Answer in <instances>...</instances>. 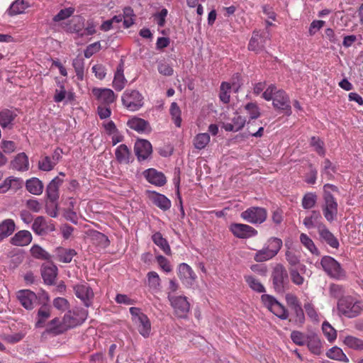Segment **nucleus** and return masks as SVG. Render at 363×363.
I'll list each match as a JSON object with an SVG mask.
<instances>
[{"label":"nucleus","instance_id":"obj_40","mask_svg":"<svg viewBox=\"0 0 363 363\" xmlns=\"http://www.w3.org/2000/svg\"><path fill=\"white\" fill-rule=\"evenodd\" d=\"M245 280L251 289L258 293L265 292L264 286L261 282L252 276H245Z\"/></svg>","mask_w":363,"mask_h":363},{"label":"nucleus","instance_id":"obj_64","mask_svg":"<svg viewBox=\"0 0 363 363\" xmlns=\"http://www.w3.org/2000/svg\"><path fill=\"white\" fill-rule=\"evenodd\" d=\"M26 207L34 213H38L42 209V204L36 199H30L26 202Z\"/></svg>","mask_w":363,"mask_h":363},{"label":"nucleus","instance_id":"obj_19","mask_svg":"<svg viewBox=\"0 0 363 363\" xmlns=\"http://www.w3.org/2000/svg\"><path fill=\"white\" fill-rule=\"evenodd\" d=\"M127 125L130 128L139 133H149L151 132L152 128L147 121L133 116L127 121Z\"/></svg>","mask_w":363,"mask_h":363},{"label":"nucleus","instance_id":"obj_61","mask_svg":"<svg viewBox=\"0 0 363 363\" xmlns=\"http://www.w3.org/2000/svg\"><path fill=\"white\" fill-rule=\"evenodd\" d=\"M53 306L57 309L65 311L69 308V303L66 298L57 297L53 300Z\"/></svg>","mask_w":363,"mask_h":363},{"label":"nucleus","instance_id":"obj_46","mask_svg":"<svg viewBox=\"0 0 363 363\" xmlns=\"http://www.w3.org/2000/svg\"><path fill=\"white\" fill-rule=\"evenodd\" d=\"M72 66L75 70L77 77L79 80H82L84 77V61L82 57H76L72 61Z\"/></svg>","mask_w":363,"mask_h":363},{"label":"nucleus","instance_id":"obj_22","mask_svg":"<svg viewBox=\"0 0 363 363\" xmlns=\"http://www.w3.org/2000/svg\"><path fill=\"white\" fill-rule=\"evenodd\" d=\"M17 117V113L10 109L4 108L0 111V125L2 128L12 129L13 121Z\"/></svg>","mask_w":363,"mask_h":363},{"label":"nucleus","instance_id":"obj_3","mask_svg":"<svg viewBox=\"0 0 363 363\" xmlns=\"http://www.w3.org/2000/svg\"><path fill=\"white\" fill-rule=\"evenodd\" d=\"M271 279L274 291L283 294L289 284L287 270L282 264H277L272 269Z\"/></svg>","mask_w":363,"mask_h":363},{"label":"nucleus","instance_id":"obj_10","mask_svg":"<svg viewBox=\"0 0 363 363\" xmlns=\"http://www.w3.org/2000/svg\"><path fill=\"white\" fill-rule=\"evenodd\" d=\"M270 40V35L267 31H254L248 44V49L257 53L264 50L267 42Z\"/></svg>","mask_w":363,"mask_h":363},{"label":"nucleus","instance_id":"obj_11","mask_svg":"<svg viewBox=\"0 0 363 363\" xmlns=\"http://www.w3.org/2000/svg\"><path fill=\"white\" fill-rule=\"evenodd\" d=\"M273 106L274 108L286 116H290L292 113L289 97L282 89H279L274 93Z\"/></svg>","mask_w":363,"mask_h":363},{"label":"nucleus","instance_id":"obj_47","mask_svg":"<svg viewBox=\"0 0 363 363\" xmlns=\"http://www.w3.org/2000/svg\"><path fill=\"white\" fill-rule=\"evenodd\" d=\"M147 284L148 285L150 290H151L152 293H157V286L159 285V275L155 272H150L147 273Z\"/></svg>","mask_w":363,"mask_h":363},{"label":"nucleus","instance_id":"obj_38","mask_svg":"<svg viewBox=\"0 0 363 363\" xmlns=\"http://www.w3.org/2000/svg\"><path fill=\"white\" fill-rule=\"evenodd\" d=\"M343 342L348 347L355 350H363V340L352 335L345 337Z\"/></svg>","mask_w":363,"mask_h":363},{"label":"nucleus","instance_id":"obj_53","mask_svg":"<svg viewBox=\"0 0 363 363\" xmlns=\"http://www.w3.org/2000/svg\"><path fill=\"white\" fill-rule=\"evenodd\" d=\"M74 11L75 9L73 7L62 9L53 17L52 21L59 22L65 20L70 17L74 13Z\"/></svg>","mask_w":363,"mask_h":363},{"label":"nucleus","instance_id":"obj_12","mask_svg":"<svg viewBox=\"0 0 363 363\" xmlns=\"http://www.w3.org/2000/svg\"><path fill=\"white\" fill-rule=\"evenodd\" d=\"M178 277L183 285L191 288L194 285L197 276L193 269L186 263H181L178 267Z\"/></svg>","mask_w":363,"mask_h":363},{"label":"nucleus","instance_id":"obj_42","mask_svg":"<svg viewBox=\"0 0 363 363\" xmlns=\"http://www.w3.org/2000/svg\"><path fill=\"white\" fill-rule=\"evenodd\" d=\"M330 296L337 300H340L342 298L345 297V289L342 285L332 284L329 287Z\"/></svg>","mask_w":363,"mask_h":363},{"label":"nucleus","instance_id":"obj_36","mask_svg":"<svg viewBox=\"0 0 363 363\" xmlns=\"http://www.w3.org/2000/svg\"><path fill=\"white\" fill-rule=\"evenodd\" d=\"M328 357L332 359L348 362L349 359L342 350L337 347H333L326 353Z\"/></svg>","mask_w":363,"mask_h":363},{"label":"nucleus","instance_id":"obj_48","mask_svg":"<svg viewBox=\"0 0 363 363\" xmlns=\"http://www.w3.org/2000/svg\"><path fill=\"white\" fill-rule=\"evenodd\" d=\"M138 326V331L143 337H147L150 333V322L147 315L143 320H139L135 323Z\"/></svg>","mask_w":363,"mask_h":363},{"label":"nucleus","instance_id":"obj_35","mask_svg":"<svg viewBox=\"0 0 363 363\" xmlns=\"http://www.w3.org/2000/svg\"><path fill=\"white\" fill-rule=\"evenodd\" d=\"M46 223L47 221L43 216H38L35 218L33 221V223L32 225V230L35 234L38 235H46V231L45 230Z\"/></svg>","mask_w":363,"mask_h":363},{"label":"nucleus","instance_id":"obj_54","mask_svg":"<svg viewBox=\"0 0 363 363\" xmlns=\"http://www.w3.org/2000/svg\"><path fill=\"white\" fill-rule=\"evenodd\" d=\"M294 315V319H290V321H294V323L301 325L305 322V315L301 306H298L291 309Z\"/></svg>","mask_w":363,"mask_h":363},{"label":"nucleus","instance_id":"obj_14","mask_svg":"<svg viewBox=\"0 0 363 363\" xmlns=\"http://www.w3.org/2000/svg\"><path fill=\"white\" fill-rule=\"evenodd\" d=\"M317 231L318 240L321 243L328 245L332 248L338 249L340 243L337 238L330 231L325 225H320Z\"/></svg>","mask_w":363,"mask_h":363},{"label":"nucleus","instance_id":"obj_33","mask_svg":"<svg viewBox=\"0 0 363 363\" xmlns=\"http://www.w3.org/2000/svg\"><path fill=\"white\" fill-rule=\"evenodd\" d=\"M283 242L280 238L272 237L267 240L264 247L275 257L282 247Z\"/></svg>","mask_w":363,"mask_h":363},{"label":"nucleus","instance_id":"obj_25","mask_svg":"<svg viewBox=\"0 0 363 363\" xmlns=\"http://www.w3.org/2000/svg\"><path fill=\"white\" fill-rule=\"evenodd\" d=\"M11 165L13 169H15L18 171H27L29 168L28 157L25 152L18 153L11 161Z\"/></svg>","mask_w":363,"mask_h":363},{"label":"nucleus","instance_id":"obj_45","mask_svg":"<svg viewBox=\"0 0 363 363\" xmlns=\"http://www.w3.org/2000/svg\"><path fill=\"white\" fill-rule=\"evenodd\" d=\"M169 112L175 125L180 127L182 123L181 110L176 102L171 104Z\"/></svg>","mask_w":363,"mask_h":363},{"label":"nucleus","instance_id":"obj_51","mask_svg":"<svg viewBox=\"0 0 363 363\" xmlns=\"http://www.w3.org/2000/svg\"><path fill=\"white\" fill-rule=\"evenodd\" d=\"M301 242L313 254H318V250L315 247L313 241L305 233L300 235Z\"/></svg>","mask_w":363,"mask_h":363},{"label":"nucleus","instance_id":"obj_49","mask_svg":"<svg viewBox=\"0 0 363 363\" xmlns=\"http://www.w3.org/2000/svg\"><path fill=\"white\" fill-rule=\"evenodd\" d=\"M336 172V167L328 160L325 159L323 162V169L321 170L322 176H326L328 179L333 178V174Z\"/></svg>","mask_w":363,"mask_h":363},{"label":"nucleus","instance_id":"obj_32","mask_svg":"<svg viewBox=\"0 0 363 363\" xmlns=\"http://www.w3.org/2000/svg\"><path fill=\"white\" fill-rule=\"evenodd\" d=\"M84 21L85 19L82 16H74L71 21L69 28L71 32L77 34L79 37H84V32H83V29L84 28Z\"/></svg>","mask_w":363,"mask_h":363},{"label":"nucleus","instance_id":"obj_13","mask_svg":"<svg viewBox=\"0 0 363 363\" xmlns=\"http://www.w3.org/2000/svg\"><path fill=\"white\" fill-rule=\"evenodd\" d=\"M230 230L238 238L247 239L257 235V230L253 227L243 223H232Z\"/></svg>","mask_w":363,"mask_h":363},{"label":"nucleus","instance_id":"obj_56","mask_svg":"<svg viewBox=\"0 0 363 363\" xmlns=\"http://www.w3.org/2000/svg\"><path fill=\"white\" fill-rule=\"evenodd\" d=\"M310 144L319 155H325L324 143L318 137H311Z\"/></svg>","mask_w":363,"mask_h":363},{"label":"nucleus","instance_id":"obj_52","mask_svg":"<svg viewBox=\"0 0 363 363\" xmlns=\"http://www.w3.org/2000/svg\"><path fill=\"white\" fill-rule=\"evenodd\" d=\"M322 330L329 342H333L336 339V330L330 325V324L328 322L325 321L323 323Z\"/></svg>","mask_w":363,"mask_h":363},{"label":"nucleus","instance_id":"obj_50","mask_svg":"<svg viewBox=\"0 0 363 363\" xmlns=\"http://www.w3.org/2000/svg\"><path fill=\"white\" fill-rule=\"evenodd\" d=\"M274 257L272 253L263 246V247L257 250L254 255V259L257 262H262L269 260Z\"/></svg>","mask_w":363,"mask_h":363},{"label":"nucleus","instance_id":"obj_37","mask_svg":"<svg viewBox=\"0 0 363 363\" xmlns=\"http://www.w3.org/2000/svg\"><path fill=\"white\" fill-rule=\"evenodd\" d=\"M12 182L18 183L16 189L22 188L23 180L21 178L9 177L0 184V194L6 193L12 186Z\"/></svg>","mask_w":363,"mask_h":363},{"label":"nucleus","instance_id":"obj_20","mask_svg":"<svg viewBox=\"0 0 363 363\" xmlns=\"http://www.w3.org/2000/svg\"><path fill=\"white\" fill-rule=\"evenodd\" d=\"M17 298L21 305L27 310L33 308V303L37 301V294L29 289L20 290L18 292Z\"/></svg>","mask_w":363,"mask_h":363},{"label":"nucleus","instance_id":"obj_63","mask_svg":"<svg viewBox=\"0 0 363 363\" xmlns=\"http://www.w3.org/2000/svg\"><path fill=\"white\" fill-rule=\"evenodd\" d=\"M1 148L6 154H11L16 149V145L13 141L3 140L1 142Z\"/></svg>","mask_w":363,"mask_h":363},{"label":"nucleus","instance_id":"obj_1","mask_svg":"<svg viewBox=\"0 0 363 363\" xmlns=\"http://www.w3.org/2000/svg\"><path fill=\"white\" fill-rule=\"evenodd\" d=\"M337 309L340 315L347 318H354L362 313L363 303L362 301L347 295L337 301Z\"/></svg>","mask_w":363,"mask_h":363},{"label":"nucleus","instance_id":"obj_18","mask_svg":"<svg viewBox=\"0 0 363 363\" xmlns=\"http://www.w3.org/2000/svg\"><path fill=\"white\" fill-rule=\"evenodd\" d=\"M92 94L101 104L105 106H109L116 100V95L110 89L94 88Z\"/></svg>","mask_w":363,"mask_h":363},{"label":"nucleus","instance_id":"obj_58","mask_svg":"<svg viewBox=\"0 0 363 363\" xmlns=\"http://www.w3.org/2000/svg\"><path fill=\"white\" fill-rule=\"evenodd\" d=\"M291 339L294 343L299 346L305 345L307 342V336L298 330H294L291 332Z\"/></svg>","mask_w":363,"mask_h":363},{"label":"nucleus","instance_id":"obj_5","mask_svg":"<svg viewBox=\"0 0 363 363\" xmlns=\"http://www.w3.org/2000/svg\"><path fill=\"white\" fill-rule=\"evenodd\" d=\"M240 217L247 223L260 225L267 220V211L262 207L251 206L242 211Z\"/></svg>","mask_w":363,"mask_h":363},{"label":"nucleus","instance_id":"obj_24","mask_svg":"<svg viewBox=\"0 0 363 363\" xmlns=\"http://www.w3.org/2000/svg\"><path fill=\"white\" fill-rule=\"evenodd\" d=\"M26 190L31 194L39 196L42 194L44 189V184L41 180L37 177H32L26 181Z\"/></svg>","mask_w":363,"mask_h":363},{"label":"nucleus","instance_id":"obj_55","mask_svg":"<svg viewBox=\"0 0 363 363\" xmlns=\"http://www.w3.org/2000/svg\"><path fill=\"white\" fill-rule=\"evenodd\" d=\"M276 316L281 320H286L289 317V313L286 308L279 301L274 306V308L271 311Z\"/></svg>","mask_w":363,"mask_h":363},{"label":"nucleus","instance_id":"obj_16","mask_svg":"<svg viewBox=\"0 0 363 363\" xmlns=\"http://www.w3.org/2000/svg\"><path fill=\"white\" fill-rule=\"evenodd\" d=\"M74 291L76 296L82 300L86 307L91 306L94 292L87 284L74 286Z\"/></svg>","mask_w":363,"mask_h":363},{"label":"nucleus","instance_id":"obj_6","mask_svg":"<svg viewBox=\"0 0 363 363\" xmlns=\"http://www.w3.org/2000/svg\"><path fill=\"white\" fill-rule=\"evenodd\" d=\"M44 328L45 329L43 333V335H48L51 337L62 335L69 329L64 317L62 319L58 317L54 318L48 321Z\"/></svg>","mask_w":363,"mask_h":363},{"label":"nucleus","instance_id":"obj_2","mask_svg":"<svg viewBox=\"0 0 363 363\" xmlns=\"http://www.w3.org/2000/svg\"><path fill=\"white\" fill-rule=\"evenodd\" d=\"M320 264L323 271L332 279L343 280L347 277L341 264L331 256H323L320 259Z\"/></svg>","mask_w":363,"mask_h":363},{"label":"nucleus","instance_id":"obj_44","mask_svg":"<svg viewBox=\"0 0 363 363\" xmlns=\"http://www.w3.org/2000/svg\"><path fill=\"white\" fill-rule=\"evenodd\" d=\"M148 182L155 186H159V172L154 168L145 170L143 173Z\"/></svg>","mask_w":363,"mask_h":363},{"label":"nucleus","instance_id":"obj_60","mask_svg":"<svg viewBox=\"0 0 363 363\" xmlns=\"http://www.w3.org/2000/svg\"><path fill=\"white\" fill-rule=\"evenodd\" d=\"M101 50V43L99 41L95 42L89 45L84 53L86 58H90L94 54L96 53Z\"/></svg>","mask_w":363,"mask_h":363},{"label":"nucleus","instance_id":"obj_9","mask_svg":"<svg viewBox=\"0 0 363 363\" xmlns=\"http://www.w3.org/2000/svg\"><path fill=\"white\" fill-rule=\"evenodd\" d=\"M88 311L82 308H75L73 310H69L64 318L69 329L77 325H82L87 318Z\"/></svg>","mask_w":363,"mask_h":363},{"label":"nucleus","instance_id":"obj_7","mask_svg":"<svg viewBox=\"0 0 363 363\" xmlns=\"http://www.w3.org/2000/svg\"><path fill=\"white\" fill-rule=\"evenodd\" d=\"M324 204L323 205V213L325 218L330 223L335 220L337 215L338 204L331 193L323 194Z\"/></svg>","mask_w":363,"mask_h":363},{"label":"nucleus","instance_id":"obj_8","mask_svg":"<svg viewBox=\"0 0 363 363\" xmlns=\"http://www.w3.org/2000/svg\"><path fill=\"white\" fill-rule=\"evenodd\" d=\"M171 306L174 308L175 315L180 318H186L190 311V303L186 296H168Z\"/></svg>","mask_w":363,"mask_h":363},{"label":"nucleus","instance_id":"obj_27","mask_svg":"<svg viewBox=\"0 0 363 363\" xmlns=\"http://www.w3.org/2000/svg\"><path fill=\"white\" fill-rule=\"evenodd\" d=\"M115 155L119 164H129L130 162L131 152L125 144H121L117 147Z\"/></svg>","mask_w":363,"mask_h":363},{"label":"nucleus","instance_id":"obj_17","mask_svg":"<svg viewBox=\"0 0 363 363\" xmlns=\"http://www.w3.org/2000/svg\"><path fill=\"white\" fill-rule=\"evenodd\" d=\"M62 183L63 179L56 177L48 184L45 189V196L50 203H54L59 199V188Z\"/></svg>","mask_w":363,"mask_h":363},{"label":"nucleus","instance_id":"obj_34","mask_svg":"<svg viewBox=\"0 0 363 363\" xmlns=\"http://www.w3.org/2000/svg\"><path fill=\"white\" fill-rule=\"evenodd\" d=\"M210 135L207 133H199L194 138V146L197 150L204 149L210 142Z\"/></svg>","mask_w":363,"mask_h":363},{"label":"nucleus","instance_id":"obj_15","mask_svg":"<svg viewBox=\"0 0 363 363\" xmlns=\"http://www.w3.org/2000/svg\"><path fill=\"white\" fill-rule=\"evenodd\" d=\"M134 152L138 161H143L152 154V145L145 139H138L134 145Z\"/></svg>","mask_w":363,"mask_h":363},{"label":"nucleus","instance_id":"obj_23","mask_svg":"<svg viewBox=\"0 0 363 363\" xmlns=\"http://www.w3.org/2000/svg\"><path fill=\"white\" fill-rule=\"evenodd\" d=\"M32 241V235L28 230H23L11 238L10 242L16 246H26Z\"/></svg>","mask_w":363,"mask_h":363},{"label":"nucleus","instance_id":"obj_31","mask_svg":"<svg viewBox=\"0 0 363 363\" xmlns=\"http://www.w3.org/2000/svg\"><path fill=\"white\" fill-rule=\"evenodd\" d=\"M306 345L308 350L315 355H319L322 352V343L320 338L315 335H307Z\"/></svg>","mask_w":363,"mask_h":363},{"label":"nucleus","instance_id":"obj_43","mask_svg":"<svg viewBox=\"0 0 363 363\" xmlns=\"http://www.w3.org/2000/svg\"><path fill=\"white\" fill-rule=\"evenodd\" d=\"M231 86L228 82H222L220 86L219 99L224 104H228L230 102V91Z\"/></svg>","mask_w":363,"mask_h":363},{"label":"nucleus","instance_id":"obj_62","mask_svg":"<svg viewBox=\"0 0 363 363\" xmlns=\"http://www.w3.org/2000/svg\"><path fill=\"white\" fill-rule=\"evenodd\" d=\"M261 300L264 306H266L270 311L274 308V306L278 301L273 296L269 294L262 295Z\"/></svg>","mask_w":363,"mask_h":363},{"label":"nucleus","instance_id":"obj_41","mask_svg":"<svg viewBox=\"0 0 363 363\" xmlns=\"http://www.w3.org/2000/svg\"><path fill=\"white\" fill-rule=\"evenodd\" d=\"M317 199H318V197H317V195L315 193H313V192L306 193L302 199V201H301L302 207L304 209L312 208L316 204Z\"/></svg>","mask_w":363,"mask_h":363},{"label":"nucleus","instance_id":"obj_21","mask_svg":"<svg viewBox=\"0 0 363 363\" xmlns=\"http://www.w3.org/2000/svg\"><path fill=\"white\" fill-rule=\"evenodd\" d=\"M41 276L44 283L47 285H54L55 284V279L57 275V267L51 264L46 265L43 264L40 269Z\"/></svg>","mask_w":363,"mask_h":363},{"label":"nucleus","instance_id":"obj_4","mask_svg":"<svg viewBox=\"0 0 363 363\" xmlns=\"http://www.w3.org/2000/svg\"><path fill=\"white\" fill-rule=\"evenodd\" d=\"M143 95L137 90L126 89L122 96L123 105L129 111H136L144 105Z\"/></svg>","mask_w":363,"mask_h":363},{"label":"nucleus","instance_id":"obj_59","mask_svg":"<svg viewBox=\"0 0 363 363\" xmlns=\"http://www.w3.org/2000/svg\"><path fill=\"white\" fill-rule=\"evenodd\" d=\"M56 162H53L49 156H45L42 160L38 162L39 169L44 172H49L54 169Z\"/></svg>","mask_w":363,"mask_h":363},{"label":"nucleus","instance_id":"obj_26","mask_svg":"<svg viewBox=\"0 0 363 363\" xmlns=\"http://www.w3.org/2000/svg\"><path fill=\"white\" fill-rule=\"evenodd\" d=\"M51 315L50 306H42L38 311L36 315V322L35 326L36 328H42L47 324V320Z\"/></svg>","mask_w":363,"mask_h":363},{"label":"nucleus","instance_id":"obj_29","mask_svg":"<svg viewBox=\"0 0 363 363\" xmlns=\"http://www.w3.org/2000/svg\"><path fill=\"white\" fill-rule=\"evenodd\" d=\"M16 225L12 219L4 220L0 223V242L13 234Z\"/></svg>","mask_w":363,"mask_h":363},{"label":"nucleus","instance_id":"obj_28","mask_svg":"<svg viewBox=\"0 0 363 363\" xmlns=\"http://www.w3.org/2000/svg\"><path fill=\"white\" fill-rule=\"evenodd\" d=\"M322 216L319 211H312L309 216H306L303 223L308 229L316 228L318 230L320 225H325L321 221Z\"/></svg>","mask_w":363,"mask_h":363},{"label":"nucleus","instance_id":"obj_57","mask_svg":"<svg viewBox=\"0 0 363 363\" xmlns=\"http://www.w3.org/2000/svg\"><path fill=\"white\" fill-rule=\"evenodd\" d=\"M245 110L250 116V119H257L260 116L258 106L255 103L250 102L245 106Z\"/></svg>","mask_w":363,"mask_h":363},{"label":"nucleus","instance_id":"obj_39","mask_svg":"<svg viewBox=\"0 0 363 363\" xmlns=\"http://www.w3.org/2000/svg\"><path fill=\"white\" fill-rule=\"evenodd\" d=\"M30 251L35 259L47 261L51 259V255L38 245H34Z\"/></svg>","mask_w":363,"mask_h":363},{"label":"nucleus","instance_id":"obj_30","mask_svg":"<svg viewBox=\"0 0 363 363\" xmlns=\"http://www.w3.org/2000/svg\"><path fill=\"white\" fill-rule=\"evenodd\" d=\"M28 3L24 0H16L9 7L6 13L10 16L21 14L28 7Z\"/></svg>","mask_w":363,"mask_h":363}]
</instances>
